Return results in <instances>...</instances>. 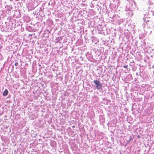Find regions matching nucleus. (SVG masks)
Wrapping results in <instances>:
<instances>
[{
    "label": "nucleus",
    "instance_id": "nucleus-4",
    "mask_svg": "<svg viewBox=\"0 0 154 154\" xmlns=\"http://www.w3.org/2000/svg\"><path fill=\"white\" fill-rule=\"evenodd\" d=\"M18 64V63L17 62H16L15 63V65L16 66H17Z\"/></svg>",
    "mask_w": 154,
    "mask_h": 154
},
{
    "label": "nucleus",
    "instance_id": "nucleus-2",
    "mask_svg": "<svg viewBox=\"0 0 154 154\" xmlns=\"http://www.w3.org/2000/svg\"><path fill=\"white\" fill-rule=\"evenodd\" d=\"M8 90L7 89H6L5 90V91L3 92V95L4 96H6L8 95Z\"/></svg>",
    "mask_w": 154,
    "mask_h": 154
},
{
    "label": "nucleus",
    "instance_id": "nucleus-3",
    "mask_svg": "<svg viewBox=\"0 0 154 154\" xmlns=\"http://www.w3.org/2000/svg\"><path fill=\"white\" fill-rule=\"evenodd\" d=\"M123 67L125 68H128V65L124 66Z\"/></svg>",
    "mask_w": 154,
    "mask_h": 154
},
{
    "label": "nucleus",
    "instance_id": "nucleus-1",
    "mask_svg": "<svg viewBox=\"0 0 154 154\" xmlns=\"http://www.w3.org/2000/svg\"><path fill=\"white\" fill-rule=\"evenodd\" d=\"M94 82L96 85V88L97 89H101L102 87V85L100 82L99 81L94 80Z\"/></svg>",
    "mask_w": 154,
    "mask_h": 154
},
{
    "label": "nucleus",
    "instance_id": "nucleus-5",
    "mask_svg": "<svg viewBox=\"0 0 154 154\" xmlns=\"http://www.w3.org/2000/svg\"><path fill=\"white\" fill-rule=\"evenodd\" d=\"M72 127L74 128V127H75V126H72Z\"/></svg>",
    "mask_w": 154,
    "mask_h": 154
}]
</instances>
